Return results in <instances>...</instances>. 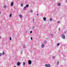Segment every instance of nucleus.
I'll list each match as a JSON object with an SVG mask.
<instances>
[{"label": "nucleus", "instance_id": "28", "mask_svg": "<svg viewBox=\"0 0 67 67\" xmlns=\"http://www.w3.org/2000/svg\"><path fill=\"white\" fill-rule=\"evenodd\" d=\"M50 20L51 21H52V19H50Z\"/></svg>", "mask_w": 67, "mask_h": 67}, {"label": "nucleus", "instance_id": "36", "mask_svg": "<svg viewBox=\"0 0 67 67\" xmlns=\"http://www.w3.org/2000/svg\"><path fill=\"white\" fill-rule=\"evenodd\" d=\"M1 12H0V14H1Z\"/></svg>", "mask_w": 67, "mask_h": 67}, {"label": "nucleus", "instance_id": "31", "mask_svg": "<svg viewBox=\"0 0 67 67\" xmlns=\"http://www.w3.org/2000/svg\"><path fill=\"white\" fill-rule=\"evenodd\" d=\"M30 12H32V10H30Z\"/></svg>", "mask_w": 67, "mask_h": 67}, {"label": "nucleus", "instance_id": "35", "mask_svg": "<svg viewBox=\"0 0 67 67\" xmlns=\"http://www.w3.org/2000/svg\"><path fill=\"white\" fill-rule=\"evenodd\" d=\"M66 3H67V0L66 1Z\"/></svg>", "mask_w": 67, "mask_h": 67}, {"label": "nucleus", "instance_id": "26", "mask_svg": "<svg viewBox=\"0 0 67 67\" xmlns=\"http://www.w3.org/2000/svg\"><path fill=\"white\" fill-rule=\"evenodd\" d=\"M48 67H50V65H49V64H48Z\"/></svg>", "mask_w": 67, "mask_h": 67}, {"label": "nucleus", "instance_id": "13", "mask_svg": "<svg viewBox=\"0 0 67 67\" xmlns=\"http://www.w3.org/2000/svg\"><path fill=\"white\" fill-rule=\"evenodd\" d=\"M3 55H4V51L3 52V53H2Z\"/></svg>", "mask_w": 67, "mask_h": 67}, {"label": "nucleus", "instance_id": "33", "mask_svg": "<svg viewBox=\"0 0 67 67\" xmlns=\"http://www.w3.org/2000/svg\"><path fill=\"white\" fill-rule=\"evenodd\" d=\"M21 54H22V51H21Z\"/></svg>", "mask_w": 67, "mask_h": 67}, {"label": "nucleus", "instance_id": "5", "mask_svg": "<svg viewBox=\"0 0 67 67\" xmlns=\"http://www.w3.org/2000/svg\"><path fill=\"white\" fill-rule=\"evenodd\" d=\"M13 4H14L13 2H12L11 3L10 5L12 7V6L13 5Z\"/></svg>", "mask_w": 67, "mask_h": 67}, {"label": "nucleus", "instance_id": "3", "mask_svg": "<svg viewBox=\"0 0 67 67\" xmlns=\"http://www.w3.org/2000/svg\"><path fill=\"white\" fill-rule=\"evenodd\" d=\"M21 65V63H20V62H18L17 63V65L18 66H19L20 65Z\"/></svg>", "mask_w": 67, "mask_h": 67}, {"label": "nucleus", "instance_id": "8", "mask_svg": "<svg viewBox=\"0 0 67 67\" xmlns=\"http://www.w3.org/2000/svg\"><path fill=\"white\" fill-rule=\"evenodd\" d=\"M27 8L29 7V5L28 4H27L26 6H25Z\"/></svg>", "mask_w": 67, "mask_h": 67}, {"label": "nucleus", "instance_id": "38", "mask_svg": "<svg viewBox=\"0 0 67 67\" xmlns=\"http://www.w3.org/2000/svg\"><path fill=\"white\" fill-rule=\"evenodd\" d=\"M1 38V37L0 36V39Z\"/></svg>", "mask_w": 67, "mask_h": 67}, {"label": "nucleus", "instance_id": "6", "mask_svg": "<svg viewBox=\"0 0 67 67\" xmlns=\"http://www.w3.org/2000/svg\"><path fill=\"white\" fill-rule=\"evenodd\" d=\"M19 16L20 17V18H22V15H19Z\"/></svg>", "mask_w": 67, "mask_h": 67}, {"label": "nucleus", "instance_id": "16", "mask_svg": "<svg viewBox=\"0 0 67 67\" xmlns=\"http://www.w3.org/2000/svg\"><path fill=\"white\" fill-rule=\"evenodd\" d=\"M2 55V53H0V56H1Z\"/></svg>", "mask_w": 67, "mask_h": 67}, {"label": "nucleus", "instance_id": "21", "mask_svg": "<svg viewBox=\"0 0 67 67\" xmlns=\"http://www.w3.org/2000/svg\"><path fill=\"white\" fill-rule=\"evenodd\" d=\"M11 16H12V14H11L10 15L9 17H10V18H11Z\"/></svg>", "mask_w": 67, "mask_h": 67}, {"label": "nucleus", "instance_id": "10", "mask_svg": "<svg viewBox=\"0 0 67 67\" xmlns=\"http://www.w3.org/2000/svg\"><path fill=\"white\" fill-rule=\"evenodd\" d=\"M58 6H59H59H60V5H61L60 3H58Z\"/></svg>", "mask_w": 67, "mask_h": 67}, {"label": "nucleus", "instance_id": "9", "mask_svg": "<svg viewBox=\"0 0 67 67\" xmlns=\"http://www.w3.org/2000/svg\"><path fill=\"white\" fill-rule=\"evenodd\" d=\"M23 47L24 48H26V46H25V45H24V44L23 45Z\"/></svg>", "mask_w": 67, "mask_h": 67}, {"label": "nucleus", "instance_id": "1", "mask_svg": "<svg viewBox=\"0 0 67 67\" xmlns=\"http://www.w3.org/2000/svg\"><path fill=\"white\" fill-rule=\"evenodd\" d=\"M62 38L64 40L65 39V35H62L61 36Z\"/></svg>", "mask_w": 67, "mask_h": 67}, {"label": "nucleus", "instance_id": "24", "mask_svg": "<svg viewBox=\"0 0 67 67\" xmlns=\"http://www.w3.org/2000/svg\"><path fill=\"white\" fill-rule=\"evenodd\" d=\"M59 31H60V28H59Z\"/></svg>", "mask_w": 67, "mask_h": 67}, {"label": "nucleus", "instance_id": "32", "mask_svg": "<svg viewBox=\"0 0 67 67\" xmlns=\"http://www.w3.org/2000/svg\"><path fill=\"white\" fill-rule=\"evenodd\" d=\"M58 64H59V62H58V63H57V65H58Z\"/></svg>", "mask_w": 67, "mask_h": 67}, {"label": "nucleus", "instance_id": "20", "mask_svg": "<svg viewBox=\"0 0 67 67\" xmlns=\"http://www.w3.org/2000/svg\"><path fill=\"white\" fill-rule=\"evenodd\" d=\"M57 23L58 24L60 23V21H59L57 22Z\"/></svg>", "mask_w": 67, "mask_h": 67}, {"label": "nucleus", "instance_id": "7", "mask_svg": "<svg viewBox=\"0 0 67 67\" xmlns=\"http://www.w3.org/2000/svg\"><path fill=\"white\" fill-rule=\"evenodd\" d=\"M43 19L44 21H45L46 20V18H43Z\"/></svg>", "mask_w": 67, "mask_h": 67}, {"label": "nucleus", "instance_id": "2", "mask_svg": "<svg viewBox=\"0 0 67 67\" xmlns=\"http://www.w3.org/2000/svg\"><path fill=\"white\" fill-rule=\"evenodd\" d=\"M32 64V61L30 60H29L28 61V64L31 65Z\"/></svg>", "mask_w": 67, "mask_h": 67}, {"label": "nucleus", "instance_id": "30", "mask_svg": "<svg viewBox=\"0 0 67 67\" xmlns=\"http://www.w3.org/2000/svg\"><path fill=\"white\" fill-rule=\"evenodd\" d=\"M31 40H32V37H31Z\"/></svg>", "mask_w": 67, "mask_h": 67}, {"label": "nucleus", "instance_id": "17", "mask_svg": "<svg viewBox=\"0 0 67 67\" xmlns=\"http://www.w3.org/2000/svg\"><path fill=\"white\" fill-rule=\"evenodd\" d=\"M43 42H44V43H46V40H45L43 41Z\"/></svg>", "mask_w": 67, "mask_h": 67}, {"label": "nucleus", "instance_id": "4", "mask_svg": "<svg viewBox=\"0 0 67 67\" xmlns=\"http://www.w3.org/2000/svg\"><path fill=\"white\" fill-rule=\"evenodd\" d=\"M41 47L42 48H43L44 47V44H42L41 45Z\"/></svg>", "mask_w": 67, "mask_h": 67}, {"label": "nucleus", "instance_id": "29", "mask_svg": "<svg viewBox=\"0 0 67 67\" xmlns=\"http://www.w3.org/2000/svg\"><path fill=\"white\" fill-rule=\"evenodd\" d=\"M30 33H32V31H30Z\"/></svg>", "mask_w": 67, "mask_h": 67}, {"label": "nucleus", "instance_id": "19", "mask_svg": "<svg viewBox=\"0 0 67 67\" xmlns=\"http://www.w3.org/2000/svg\"><path fill=\"white\" fill-rule=\"evenodd\" d=\"M21 7H23V4H21Z\"/></svg>", "mask_w": 67, "mask_h": 67}, {"label": "nucleus", "instance_id": "15", "mask_svg": "<svg viewBox=\"0 0 67 67\" xmlns=\"http://www.w3.org/2000/svg\"><path fill=\"white\" fill-rule=\"evenodd\" d=\"M60 45V43H58L57 44V46H59V45Z\"/></svg>", "mask_w": 67, "mask_h": 67}, {"label": "nucleus", "instance_id": "39", "mask_svg": "<svg viewBox=\"0 0 67 67\" xmlns=\"http://www.w3.org/2000/svg\"><path fill=\"white\" fill-rule=\"evenodd\" d=\"M65 33H66V32L65 31Z\"/></svg>", "mask_w": 67, "mask_h": 67}, {"label": "nucleus", "instance_id": "23", "mask_svg": "<svg viewBox=\"0 0 67 67\" xmlns=\"http://www.w3.org/2000/svg\"><path fill=\"white\" fill-rule=\"evenodd\" d=\"M9 39H10V41H11V39H12V38H11V37H10Z\"/></svg>", "mask_w": 67, "mask_h": 67}, {"label": "nucleus", "instance_id": "14", "mask_svg": "<svg viewBox=\"0 0 67 67\" xmlns=\"http://www.w3.org/2000/svg\"><path fill=\"white\" fill-rule=\"evenodd\" d=\"M26 8V6H25L24 8V10H25Z\"/></svg>", "mask_w": 67, "mask_h": 67}, {"label": "nucleus", "instance_id": "22", "mask_svg": "<svg viewBox=\"0 0 67 67\" xmlns=\"http://www.w3.org/2000/svg\"><path fill=\"white\" fill-rule=\"evenodd\" d=\"M54 35L53 34H51L50 35V36H52Z\"/></svg>", "mask_w": 67, "mask_h": 67}, {"label": "nucleus", "instance_id": "34", "mask_svg": "<svg viewBox=\"0 0 67 67\" xmlns=\"http://www.w3.org/2000/svg\"><path fill=\"white\" fill-rule=\"evenodd\" d=\"M37 16H38V14H37Z\"/></svg>", "mask_w": 67, "mask_h": 67}, {"label": "nucleus", "instance_id": "12", "mask_svg": "<svg viewBox=\"0 0 67 67\" xmlns=\"http://www.w3.org/2000/svg\"><path fill=\"white\" fill-rule=\"evenodd\" d=\"M45 66L46 67H48V65L47 64H46V65H45Z\"/></svg>", "mask_w": 67, "mask_h": 67}, {"label": "nucleus", "instance_id": "27", "mask_svg": "<svg viewBox=\"0 0 67 67\" xmlns=\"http://www.w3.org/2000/svg\"><path fill=\"white\" fill-rule=\"evenodd\" d=\"M6 5H4V8H6Z\"/></svg>", "mask_w": 67, "mask_h": 67}, {"label": "nucleus", "instance_id": "18", "mask_svg": "<svg viewBox=\"0 0 67 67\" xmlns=\"http://www.w3.org/2000/svg\"><path fill=\"white\" fill-rule=\"evenodd\" d=\"M23 64L24 66V65H25V62H23Z\"/></svg>", "mask_w": 67, "mask_h": 67}, {"label": "nucleus", "instance_id": "11", "mask_svg": "<svg viewBox=\"0 0 67 67\" xmlns=\"http://www.w3.org/2000/svg\"><path fill=\"white\" fill-rule=\"evenodd\" d=\"M34 28H35V27L34 26L32 27V30H34Z\"/></svg>", "mask_w": 67, "mask_h": 67}, {"label": "nucleus", "instance_id": "37", "mask_svg": "<svg viewBox=\"0 0 67 67\" xmlns=\"http://www.w3.org/2000/svg\"><path fill=\"white\" fill-rule=\"evenodd\" d=\"M33 20L34 22V19H33Z\"/></svg>", "mask_w": 67, "mask_h": 67}, {"label": "nucleus", "instance_id": "25", "mask_svg": "<svg viewBox=\"0 0 67 67\" xmlns=\"http://www.w3.org/2000/svg\"><path fill=\"white\" fill-rule=\"evenodd\" d=\"M52 58L53 59V58H55V57H54V56H53L52 57Z\"/></svg>", "mask_w": 67, "mask_h": 67}]
</instances>
